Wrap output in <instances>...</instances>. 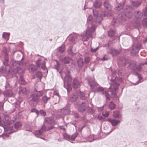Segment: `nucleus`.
Masks as SVG:
<instances>
[{
    "label": "nucleus",
    "mask_w": 147,
    "mask_h": 147,
    "mask_svg": "<svg viewBox=\"0 0 147 147\" xmlns=\"http://www.w3.org/2000/svg\"><path fill=\"white\" fill-rule=\"evenodd\" d=\"M88 112L90 114H93L94 113V110L92 108L88 107L87 108Z\"/></svg>",
    "instance_id": "obj_41"
},
{
    "label": "nucleus",
    "mask_w": 147,
    "mask_h": 147,
    "mask_svg": "<svg viewBox=\"0 0 147 147\" xmlns=\"http://www.w3.org/2000/svg\"><path fill=\"white\" fill-rule=\"evenodd\" d=\"M78 135V133H74V134H73L71 136H70V141L74 140L77 137Z\"/></svg>",
    "instance_id": "obj_42"
},
{
    "label": "nucleus",
    "mask_w": 147,
    "mask_h": 147,
    "mask_svg": "<svg viewBox=\"0 0 147 147\" xmlns=\"http://www.w3.org/2000/svg\"><path fill=\"white\" fill-rule=\"evenodd\" d=\"M54 128V127L53 125L47 127L45 125H43L40 129L34 132L35 135L36 137H39L43 135L44 131L49 130Z\"/></svg>",
    "instance_id": "obj_7"
},
{
    "label": "nucleus",
    "mask_w": 147,
    "mask_h": 147,
    "mask_svg": "<svg viewBox=\"0 0 147 147\" xmlns=\"http://www.w3.org/2000/svg\"><path fill=\"white\" fill-rule=\"evenodd\" d=\"M10 33L9 32H3L2 35L3 38L4 39H8V37L10 36Z\"/></svg>",
    "instance_id": "obj_37"
},
{
    "label": "nucleus",
    "mask_w": 147,
    "mask_h": 147,
    "mask_svg": "<svg viewBox=\"0 0 147 147\" xmlns=\"http://www.w3.org/2000/svg\"><path fill=\"white\" fill-rule=\"evenodd\" d=\"M6 71V68L5 66H3L0 68V73H4Z\"/></svg>",
    "instance_id": "obj_46"
},
{
    "label": "nucleus",
    "mask_w": 147,
    "mask_h": 147,
    "mask_svg": "<svg viewBox=\"0 0 147 147\" xmlns=\"http://www.w3.org/2000/svg\"><path fill=\"white\" fill-rule=\"evenodd\" d=\"M92 11L94 19H96V20L94 22L97 24H101V21L102 20V16L106 17L108 15L107 12H105L104 14H102L101 16H99L98 11L93 9Z\"/></svg>",
    "instance_id": "obj_5"
},
{
    "label": "nucleus",
    "mask_w": 147,
    "mask_h": 147,
    "mask_svg": "<svg viewBox=\"0 0 147 147\" xmlns=\"http://www.w3.org/2000/svg\"><path fill=\"white\" fill-rule=\"evenodd\" d=\"M68 53L71 55H73L74 54L76 53V49L73 47H69L67 50Z\"/></svg>",
    "instance_id": "obj_21"
},
{
    "label": "nucleus",
    "mask_w": 147,
    "mask_h": 147,
    "mask_svg": "<svg viewBox=\"0 0 147 147\" xmlns=\"http://www.w3.org/2000/svg\"><path fill=\"white\" fill-rule=\"evenodd\" d=\"M51 97L50 96L47 97L46 95H45L42 97L41 100L44 103L46 104L48 102Z\"/></svg>",
    "instance_id": "obj_27"
},
{
    "label": "nucleus",
    "mask_w": 147,
    "mask_h": 147,
    "mask_svg": "<svg viewBox=\"0 0 147 147\" xmlns=\"http://www.w3.org/2000/svg\"><path fill=\"white\" fill-rule=\"evenodd\" d=\"M115 30L112 29H110L108 32V34L110 37H112L115 34Z\"/></svg>",
    "instance_id": "obj_33"
},
{
    "label": "nucleus",
    "mask_w": 147,
    "mask_h": 147,
    "mask_svg": "<svg viewBox=\"0 0 147 147\" xmlns=\"http://www.w3.org/2000/svg\"><path fill=\"white\" fill-rule=\"evenodd\" d=\"M136 75L138 77L139 80L136 83H133V84L134 85H136L139 84L140 82H142L141 81L142 80V77L141 74H140L138 73H136Z\"/></svg>",
    "instance_id": "obj_29"
},
{
    "label": "nucleus",
    "mask_w": 147,
    "mask_h": 147,
    "mask_svg": "<svg viewBox=\"0 0 147 147\" xmlns=\"http://www.w3.org/2000/svg\"><path fill=\"white\" fill-rule=\"evenodd\" d=\"M11 119L7 117L5 118L3 123L0 116V126L3 128L4 131L7 134H11L17 131L18 128L21 126L19 122H16L13 125L11 124Z\"/></svg>",
    "instance_id": "obj_3"
},
{
    "label": "nucleus",
    "mask_w": 147,
    "mask_h": 147,
    "mask_svg": "<svg viewBox=\"0 0 147 147\" xmlns=\"http://www.w3.org/2000/svg\"><path fill=\"white\" fill-rule=\"evenodd\" d=\"M118 18L119 19H120V21L121 20V22L124 21L125 20V19L124 18V17L121 14L119 15Z\"/></svg>",
    "instance_id": "obj_53"
},
{
    "label": "nucleus",
    "mask_w": 147,
    "mask_h": 147,
    "mask_svg": "<svg viewBox=\"0 0 147 147\" xmlns=\"http://www.w3.org/2000/svg\"><path fill=\"white\" fill-rule=\"evenodd\" d=\"M135 21H136V22L135 23V24H134V27L136 28H137L138 29H139L141 28V25L140 23V20Z\"/></svg>",
    "instance_id": "obj_35"
},
{
    "label": "nucleus",
    "mask_w": 147,
    "mask_h": 147,
    "mask_svg": "<svg viewBox=\"0 0 147 147\" xmlns=\"http://www.w3.org/2000/svg\"><path fill=\"white\" fill-rule=\"evenodd\" d=\"M27 90L26 88L25 87H21L19 88V94L20 95H24L27 93Z\"/></svg>",
    "instance_id": "obj_22"
},
{
    "label": "nucleus",
    "mask_w": 147,
    "mask_h": 147,
    "mask_svg": "<svg viewBox=\"0 0 147 147\" xmlns=\"http://www.w3.org/2000/svg\"><path fill=\"white\" fill-rule=\"evenodd\" d=\"M54 122V119L52 118L47 117L45 119V123L52 124Z\"/></svg>",
    "instance_id": "obj_31"
},
{
    "label": "nucleus",
    "mask_w": 147,
    "mask_h": 147,
    "mask_svg": "<svg viewBox=\"0 0 147 147\" xmlns=\"http://www.w3.org/2000/svg\"><path fill=\"white\" fill-rule=\"evenodd\" d=\"M119 51L114 49H111L110 50V54L113 56H115L117 55L119 53Z\"/></svg>",
    "instance_id": "obj_25"
},
{
    "label": "nucleus",
    "mask_w": 147,
    "mask_h": 147,
    "mask_svg": "<svg viewBox=\"0 0 147 147\" xmlns=\"http://www.w3.org/2000/svg\"><path fill=\"white\" fill-rule=\"evenodd\" d=\"M3 52L5 53V55H7V51L6 47H3Z\"/></svg>",
    "instance_id": "obj_59"
},
{
    "label": "nucleus",
    "mask_w": 147,
    "mask_h": 147,
    "mask_svg": "<svg viewBox=\"0 0 147 147\" xmlns=\"http://www.w3.org/2000/svg\"><path fill=\"white\" fill-rule=\"evenodd\" d=\"M41 115L42 116H45L46 114V113L43 110H40L39 112Z\"/></svg>",
    "instance_id": "obj_56"
},
{
    "label": "nucleus",
    "mask_w": 147,
    "mask_h": 147,
    "mask_svg": "<svg viewBox=\"0 0 147 147\" xmlns=\"http://www.w3.org/2000/svg\"><path fill=\"white\" fill-rule=\"evenodd\" d=\"M108 121L113 126H114L117 125L120 122V121L119 120H116L112 118L108 119Z\"/></svg>",
    "instance_id": "obj_19"
},
{
    "label": "nucleus",
    "mask_w": 147,
    "mask_h": 147,
    "mask_svg": "<svg viewBox=\"0 0 147 147\" xmlns=\"http://www.w3.org/2000/svg\"><path fill=\"white\" fill-rule=\"evenodd\" d=\"M115 104L113 102H110L109 105V107L111 109H114L115 108Z\"/></svg>",
    "instance_id": "obj_45"
},
{
    "label": "nucleus",
    "mask_w": 147,
    "mask_h": 147,
    "mask_svg": "<svg viewBox=\"0 0 147 147\" xmlns=\"http://www.w3.org/2000/svg\"><path fill=\"white\" fill-rule=\"evenodd\" d=\"M61 60L62 62L64 64H67L69 63L71 60V58L68 56H66L64 57L63 58H62Z\"/></svg>",
    "instance_id": "obj_28"
},
{
    "label": "nucleus",
    "mask_w": 147,
    "mask_h": 147,
    "mask_svg": "<svg viewBox=\"0 0 147 147\" xmlns=\"http://www.w3.org/2000/svg\"><path fill=\"white\" fill-rule=\"evenodd\" d=\"M77 93H78V96L79 95L80 98L81 99L84 100L85 99L86 97L84 94L83 92L80 91L79 92H78Z\"/></svg>",
    "instance_id": "obj_34"
},
{
    "label": "nucleus",
    "mask_w": 147,
    "mask_h": 147,
    "mask_svg": "<svg viewBox=\"0 0 147 147\" xmlns=\"http://www.w3.org/2000/svg\"><path fill=\"white\" fill-rule=\"evenodd\" d=\"M136 65V61H131L130 63L129 67L132 70H137L138 71H140L142 69L141 66L140 65L137 66Z\"/></svg>",
    "instance_id": "obj_11"
},
{
    "label": "nucleus",
    "mask_w": 147,
    "mask_h": 147,
    "mask_svg": "<svg viewBox=\"0 0 147 147\" xmlns=\"http://www.w3.org/2000/svg\"><path fill=\"white\" fill-rule=\"evenodd\" d=\"M78 65L80 68L83 65L84 62L83 59H80L78 61Z\"/></svg>",
    "instance_id": "obj_43"
},
{
    "label": "nucleus",
    "mask_w": 147,
    "mask_h": 147,
    "mask_svg": "<svg viewBox=\"0 0 147 147\" xmlns=\"http://www.w3.org/2000/svg\"><path fill=\"white\" fill-rule=\"evenodd\" d=\"M103 5L106 10L110 11L111 9L112 6L109 1H105L103 3Z\"/></svg>",
    "instance_id": "obj_18"
},
{
    "label": "nucleus",
    "mask_w": 147,
    "mask_h": 147,
    "mask_svg": "<svg viewBox=\"0 0 147 147\" xmlns=\"http://www.w3.org/2000/svg\"><path fill=\"white\" fill-rule=\"evenodd\" d=\"M28 69L30 72H34L36 70L37 67L36 65L31 64L29 66Z\"/></svg>",
    "instance_id": "obj_30"
},
{
    "label": "nucleus",
    "mask_w": 147,
    "mask_h": 147,
    "mask_svg": "<svg viewBox=\"0 0 147 147\" xmlns=\"http://www.w3.org/2000/svg\"><path fill=\"white\" fill-rule=\"evenodd\" d=\"M20 80L21 81V83L22 84H24V80L22 76H20Z\"/></svg>",
    "instance_id": "obj_57"
},
{
    "label": "nucleus",
    "mask_w": 147,
    "mask_h": 147,
    "mask_svg": "<svg viewBox=\"0 0 147 147\" xmlns=\"http://www.w3.org/2000/svg\"><path fill=\"white\" fill-rule=\"evenodd\" d=\"M101 5V2L100 1L95 0L93 3V7L95 8L100 7Z\"/></svg>",
    "instance_id": "obj_26"
},
{
    "label": "nucleus",
    "mask_w": 147,
    "mask_h": 147,
    "mask_svg": "<svg viewBox=\"0 0 147 147\" xmlns=\"http://www.w3.org/2000/svg\"><path fill=\"white\" fill-rule=\"evenodd\" d=\"M113 116L115 118H120L121 117V115L120 113L117 111L114 112Z\"/></svg>",
    "instance_id": "obj_32"
},
{
    "label": "nucleus",
    "mask_w": 147,
    "mask_h": 147,
    "mask_svg": "<svg viewBox=\"0 0 147 147\" xmlns=\"http://www.w3.org/2000/svg\"><path fill=\"white\" fill-rule=\"evenodd\" d=\"M90 61V59L88 57H86L85 58V62L86 63H88Z\"/></svg>",
    "instance_id": "obj_58"
},
{
    "label": "nucleus",
    "mask_w": 147,
    "mask_h": 147,
    "mask_svg": "<svg viewBox=\"0 0 147 147\" xmlns=\"http://www.w3.org/2000/svg\"><path fill=\"white\" fill-rule=\"evenodd\" d=\"M96 19H93L91 15L88 16L87 18V22L88 24H91L90 28L88 27L86 31L82 33V36L84 41H88L89 38H92L95 36L94 31L97 26L100 24H97L94 22Z\"/></svg>",
    "instance_id": "obj_2"
},
{
    "label": "nucleus",
    "mask_w": 147,
    "mask_h": 147,
    "mask_svg": "<svg viewBox=\"0 0 147 147\" xmlns=\"http://www.w3.org/2000/svg\"><path fill=\"white\" fill-rule=\"evenodd\" d=\"M142 23L144 26H147V18H146L143 19L142 21Z\"/></svg>",
    "instance_id": "obj_50"
},
{
    "label": "nucleus",
    "mask_w": 147,
    "mask_h": 147,
    "mask_svg": "<svg viewBox=\"0 0 147 147\" xmlns=\"http://www.w3.org/2000/svg\"><path fill=\"white\" fill-rule=\"evenodd\" d=\"M82 35L81 36L80 35L76 33H73V34H70L69 35H71V36L70 39H69V41L71 43L74 44L78 40H79L80 39V37L82 38V41L84 42L83 40L82 37Z\"/></svg>",
    "instance_id": "obj_9"
},
{
    "label": "nucleus",
    "mask_w": 147,
    "mask_h": 147,
    "mask_svg": "<svg viewBox=\"0 0 147 147\" xmlns=\"http://www.w3.org/2000/svg\"><path fill=\"white\" fill-rule=\"evenodd\" d=\"M88 104L84 102H82L79 106L78 110L80 112H83L88 107Z\"/></svg>",
    "instance_id": "obj_14"
},
{
    "label": "nucleus",
    "mask_w": 147,
    "mask_h": 147,
    "mask_svg": "<svg viewBox=\"0 0 147 147\" xmlns=\"http://www.w3.org/2000/svg\"><path fill=\"white\" fill-rule=\"evenodd\" d=\"M110 59V57L108 55H105L104 57L101 59V60L104 61H105L108 60Z\"/></svg>",
    "instance_id": "obj_47"
},
{
    "label": "nucleus",
    "mask_w": 147,
    "mask_h": 147,
    "mask_svg": "<svg viewBox=\"0 0 147 147\" xmlns=\"http://www.w3.org/2000/svg\"><path fill=\"white\" fill-rule=\"evenodd\" d=\"M118 74L119 76H123L125 74V73L124 72V70L119 69L118 70Z\"/></svg>",
    "instance_id": "obj_48"
},
{
    "label": "nucleus",
    "mask_w": 147,
    "mask_h": 147,
    "mask_svg": "<svg viewBox=\"0 0 147 147\" xmlns=\"http://www.w3.org/2000/svg\"><path fill=\"white\" fill-rule=\"evenodd\" d=\"M17 61H16L13 60L11 61L12 65L13 66H17Z\"/></svg>",
    "instance_id": "obj_61"
},
{
    "label": "nucleus",
    "mask_w": 147,
    "mask_h": 147,
    "mask_svg": "<svg viewBox=\"0 0 147 147\" xmlns=\"http://www.w3.org/2000/svg\"><path fill=\"white\" fill-rule=\"evenodd\" d=\"M13 74H16L17 73H20L22 72V70L21 68L19 67H17L16 68L14 69L13 70H12Z\"/></svg>",
    "instance_id": "obj_36"
},
{
    "label": "nucleus",
    "mask_w": 147,
    "mask_h": 147,
    "mask_svg": "<svg viewBox=\"0 0 147 147\" xmlns=\"http://www.w3.org/2000/svg\"><path fill=\"white\" fill-rule=\"evenodd\" d=\"M134 15L135 18V20H140L143 16L142 13L139 11H135L134 12Z\"/></svg>",
    "instance_id": "obj_16"
},
{
    "label": "nucleus",
    "mask_w": 147,
    "mask_h": 147,
    "mask_svg": "<svg viewBox=\"0 0 147 147\" xmlns=\"http://www.w3.org/2000/svg\"><path fill=\"white\" fill-rule=\"evenodd\" d=\"M85 127V125H80L79 129L80 131H81L82 129L84 128Z\"/></svg>",
    "instance_id": "obj_60"
},
{
    "label": "nucleus",
    "mask_w": 147,
    "mask_h": 147,
    "mask_svg": "<svg viewBox=\"0 0 147 147\" xmlns=\"http://www.w3.org/2000/svg\"><path fill=\"white\" fill-rule=\"evenodd\" d=\"M81 81L79 79L75 78L73 80L72 85L74 88H78L80 86Z\"/></svg>",
    "instance_id": "obj_15"
},
{
    "label": "nucleus",
    "mask_w": 147,
    "mask_h": 147,
    "mask_svg": "<svg viewBox=\"0 0 147 147\" xmlns=\"http://www.w3.org/2000/svg\"><path fill=\"white\" fill-rule=\"evenodd\" d=\"M35 91L37 92L31 94L29 98V99L30 100L35 102L37 103L40 100V97L43 94V91L36 90H35Z\"/></svg>",
    "instance_id": "obj_4"
},
{
    "label": "nucleus",
    "mask_w": 147,
    "mask_h": 147,
    "mask_svg": "<svg viewBox=\"0 0 147 147\" xmlns=\"http://www.w3.org/2000/svg\"><path fill=\"white\" fill-rule=\"evenodd\" d=\"M25 128L26 130L29 131H32V129L30 126L29 125H26L25 126Z\"/></svg>",
    "instance_id": "obj_49"
},
{
    "label": "nucleus",
    "mask_w": 147,
    "mask_h": 147,
    "mask_svg": "<svg viewBox=\"0 0 147 147\" xmlns=\"http://www.w3.org/2000/svg\"><path fill=\"white\" fill-rule=\"evenodd\" d=\"M54 95H57V96L58 98L59 99V94L57 92H54Z\"/></svg>",
    "instance_id": "obj_64"
},
{
    "label": "nucleus",
    "mask_w": 147,
    "mask_h": 147,
    "mask_svg": "<svg viewBox=\"0 0 147 147\" xmlns=\"http://www.w3.org/2000/svg\"><path fill=\"white\" fill-rule=\"evenodd\" d=\"M108 79L109 80L110 79L111 81L109 88L110 91L105 90L104 88L100 86L94 80H90L88 83L94 92H97L102 95H104L106 100H109L110 99L111 96L115 97L116 96L117 90L119 84L117 81V78H116L115 73H113L112 76H109Z\"/></svg>",
    "instance_id": "obj_1"
},
{
    "label": "nucleus",
    "mask_w": 147,
    "mask_h": 147,
    "mask_svg": "<svg viewBox=\"0 0 147 147\" xmlns=\"http://www.w3.org/2000/svg\"><path fill=\"white\" fill-rule=\"evenodd\" d=\"M141 48V44L137 42H135L133 44L132 49L130 53L131 55H134L137 54L139 50Z\"/></svg>",
    "instance_id": "obj_8"
},
{
    "label": "nucleus",
    "mask_w": 147,
    "mask_h": 147,
    "mask_svg": "<svg viewBox=\"0 0 147 147\" xmlns=\"http://www.w3.org/2000/svg\"><path fill=\"white\" fill-rule=\"evenodd\" d=\"M45 63V61H42L40 59H39L36 62L37 67L43 70H45L46 68Z\"/></svg>",
    "instance_id": "obj_12"
},
{
    "label": "nucleus",
    "mask_w": 147,
    "mask_h": 147,
    "mask_svg": "<svg viewBox=\"0 0 147 147\" xmlns=\"http://www.w3.org/2000/svg\"><path fill=\"white\" fill-rule=\"evenodd\" d=\"M3 94L5 96L7 97H12L13 96V94L11 90H5L3 92Z\"/></svg>",
    "instance_id": "obj_23"
},
{
    "label": "nucleus",
    "mask_w": 147,
    "mask_h": 147,
    "mask_svg": "<svg viewBox=\"0 0 147 147\" xmlns=\"http://www.w3.org/2000/svg\"><path fill=\"white\" fill-rule=\"evenodd\" d=\"M125 3V1L123 2V3H121V4H119L117 7V9L120 10V9H122Z\"/></svg>",
    "instance_id": "obj_40"
},
{
    "label": "nucleus",
    "mask_w": 147,
    "mask_h": 147,
    "mask_svg": "<svg viewBox=\"0 0 147 147\" xmlns=\"http://www.w3.org/2000/svg\"><path fill=\"white\" fill-rule=\"evenodd\" d=\"M130 3L133 6L136 7H138L141 4L140 1H131L130 2Z\"/></svg>",
    "instance_id": "obj_24"
},
{
    "label": "nucleus",
    "mask_w": 147,
    "mask_h": 147,
    "mask_svg": "<svg viewBox=\"0 0 147 147\" xmlns=\"http://www.w3.org/2000/svg\"><path fill=\"white\" fill-rule=\"evenodd\" d=\"M117 62L119 65L124 66L127 63V60L123 56L119 57L118 59Z\"/></svg>",
    "instance_id": "obj_13"
},
{
    "label": "nucleus",
    "mask_w": 147,
    "mask_h": 147,
    "mask_svg": "<svg viewBox=\"0 0 147 147\" xmlns=\"http://www.w3.org/2000/svg\"><path fill=\"white\" fill-rule=\"evenodd\" d=\"M64 138L66 140L70 141V136L66 133H64L63 134Z\"/></svg>",
    "instance_id": "obj_44"
},
{
    "label": "nucleus",
    "mask_w": 147,
    "mask_h": 147,
    "mask_svg": "<svg viewBox=\"0 0 147 147\" xmlns=\"http://www.w3.org/2000/svg\"><path fill=\"white\" fill-rule=\"evenodd\" d=\"M23 58L21 59V60L20 61H17V65H23V62H22V61L23 59Z\"/></svg>",
    "instance_id": "obj_54"
},
{
    "label": "nucleus",
    "mask_w": 147,
    "mask_h": 147,
    "mask_svg": "<svg viewBox=\"0 0 147 147\" xmlns=\"http://www.w3.org/2000/svg\"><path fill=\"white\" fill-rule=\"evenodd\" d=\"M58 51L61 53H63L65 51V47L64 45H62L58 49Z\"/></svg>",
    "instance_id": "obj_38"
},
{
    "label": "nucleus",
    "mask_w": 147,
    "mask_h": 147,
    "mask_svg": "<svg viewBox=\"0 0 147 147\" xmlns=\"http://www.w3.org/2000/svg\"><path fill=\"white\" fill-rule=\"evenodd\" d=\"M35 76H36V78H38L40 80L42 77V73L40 71H37L36 73Z\"/></svg>",
    "instance_id": "obj_39"
},
{
    "label": "nucleus",
    "mask_w": 147,
    "mask_h": 147,
    "mask_svg": "<svg viewBox=\"0 0 147 147\" xmlns=\"http://www.w3.org/2000/svg\"><path fill=\"white\" fill-rule=\"evenodd\" d=\"M132 7L129 5H126L124 10V14L125 16L128 18H131L132 16Z\"/></svg>",
    "instance_id": "obj_10"
},
{
    "label": "nucleus",
    "mask_w": 147,
    "mask_h": 147,
    "mask_svg": "<svg viewBox=\"0 0 147 147\" xmlns=\"http://www.w3.org/2000/svg\"><path fill=\"white\" fill-rule=\"evenodd\" d=\"M98 49V47L95 48L93 47H90V51L92 53H94L97 51Z\"/></svg>",
    "instance_id": "obj_51"
},
{
    "label": "nucleus",
    "mask_w": 147,
    "mask_h": 147,
    "mask_svg": "<svg viewBox=\"0 0 147 147\" xmlns=\"http://www.w3.org/2000/svg\"><path fill=\"white\" fill-rule=\"evenodd\" d=\"M78 97V93L77 92H76L71 95L70 100L72 102H75L77 101Z\"/></svg>",
    "instance_id": "obj_20"
},
{
    "label": "nucleus",
    "mask_w": 147,
    "mask_h": 147,
    "mask_svg": "<svg viewBox=\"0 0 147 147\" xmlns=\"http://www.w3.org/2000/svg\"><path fill=\"white\" fill-rule=\"evenodd\" d=\"M30 112H31L35 113L37 116L39 114V112L38 111L37 109L35 108H33L32 109L30 110Z\"/></svg>",
    "instance_id": "obj_52"
},
{
    "label": "nucleus",
    "mask_w": 147,
    "mask_h": 147,
    "mask_svg": "<svg viewBox=\"0 0 147 147\" xmlns=\"http://www.w3.org/2000/svg\"><path fill=\"white\" fill-rule=\"evenodd\" d=\"M70 71L69 70H67L66 75L65 76V79L64 80V87L66 88L68 92V88L71 85V82L72 78L69 73Z\"/></svg>",
    "instance_id": "obj_6"
},
{
    "label": "nucleus",
    "mask_w": 147,
    "mask_h": 147,
    "mask_svg": "<svg viewBox=\"0 0 147 147\" xmlns=\"http://www.w3.org/2000/svg\"><path fill=\"white\" fill-rule=\"evenodd\" d=\"M58 112L62 115H65L69 114L70 112V111L68 108H65L59 110Z\"/></svg>",
    "instance_id": "obj_17"
},
{
    "label": "nucleus",
    "mask_w": 147,
    "mask_h": 147,
    "mask_svg": "<svg viewBox=\"0 0 147 147\" xmlns=\"http://www.w3.org/2000/svg\"><path fill=\"white\" fill-rule=\"evenodd\" d=\"M74 117L76 118H78L79 117V115L77 113H74Z\"/></svg>",
    "instance_id": "obj_63"
},
{
    "label": "nucleus",
    "mask_w": 147,
    "mask_h": 147,
    "mask_svg": "<svg viewBox=\"0 0 147 147\" xmlns=\"http://www.w3.org/2000/svg\"><path fill=\"white\" fill-rule=\"evenodd\" d=\"M102 114L103 116H104L105 117H108L109 115L108 112H103L102 113Z\"/></svg>",
    "instance_id": "obj_55"
},
{
    "label": "nucleus",
    "mask_w": 147,
    "mask_h": 147,
    "mask_svg": "<svg viewBox=\"0 0 147 147\" xmlns=\"http://www.w3.org/2000/svg\"><path fill=\"white\" fill-rule=\"evenodd\" d=\"M111 43L110 41H109L107 44H103V46L104 47H109V44Z\"/></svg>",
    "instance_id": "obj_62"
}]
</instances>
